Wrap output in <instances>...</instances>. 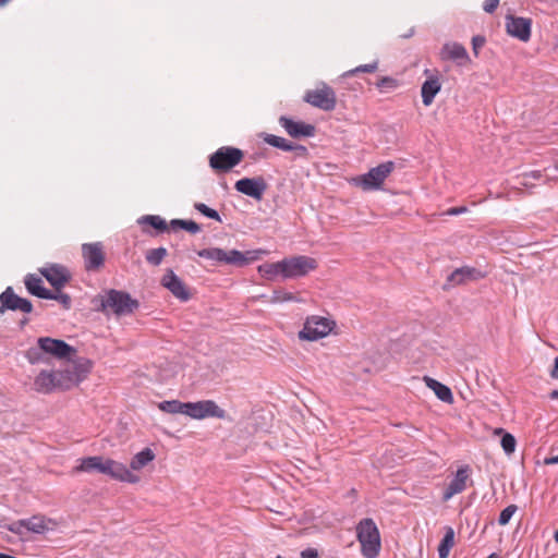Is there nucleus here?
<instances>
[{"instance_id": "nucleus-34", "label": "nucleus", "mask_w": 558, "mask_h": 558, "mask_svg": "<svg viewBox=\"0 0 558 558\" xmlns=\"http://www.w3.org/2000/svg\"><path fill=\"white\" fill-rule=\"evenodd\" d=\"M258 271L262 272L266 278L272 279L280 275L283 277L282 260L277 263L264 264L258 267Z\"/></svg>"}, {"instance_id": "nucleus-31", "label": "nucleus", "mask_w": 558, "mask_h": 558, "mask_svg": "<svg viewBox=\"0 0 558 558\" xmlns=\"http://www.w3.org/2000/svg\"><path fill=\"white\" fill-rule=\"evenodd\" d=\"M259 137L268 145L279 148L283 151H290L291 143L288 140L269 134V133H260Z\"/></svg>"}, {"instance_id": "nucleus-19", "label": "nucleus", "mask_w": 558, "mask_h": 558, "mask_svg": "<svg viewBox=\"0 0 558 558\" xmlns=\"http://www.w3.org/2000/svg\"><path fill=\"white\" fill-rule=\"evenodd\" d=\"M161 286L181 302H187L191 293L183 280L172 269H167L160 281Z\"/></svg>"}, {"instance_id": "nucleus-45", "label": "nucleus", "mask_w": 558, "mask_h": 558, "mask_svg": "<svg viewBox=\"0 0 558 558\" xmlns=\"http://www.w3.org/2000/svg\"><path fill=\"white\" fill-rule=\"evenodd\" d=\"M499 4V0H485L483 3V10L486 13H494Z\"/></svg>"}, {"instance_id": "nucleus-12", "label": "nucleus", "mask_w": 558, "mask_h": 558, "mask_svg": "<svg viewBox=\"0 0 558 558\" xmlns=\"http://www.w3.org/2000/svg\"><path fill=\"white\" fill-rule=\"evenodd\" d=\"M506 32L509 36L527 43L532 34V20L530 17L506 15Z\"/></svg>"}, {"instance_id": "nucleus-61", "label": "nucleus", "mask_w": 558, "mask_h": 558, "mask_svg": "<svg viewBox=\"0 0 558 558\" xmlns=\"http://www.w3.org/2000/svg\"><path fill=\"white\" fill-rule=\"evenodd\" d=\"M276 558H282L281 556H277Z\"/></svg>"}, {"instance_id": "nucleus-49", "label": "nucleus", "mask_w": 558, "mask_h": 558, "mask_svg": "<svg viewBox=\"0 0 558 558\" xmlns=\"http://www.w3.org/2000/svg\"><path fill=\"white\" fill-rule=\"evenodd\" d=\"M519 179H520V184H521L522 186H525V187H530V186H532V183H531V181H530V174H524V173H522V174L519 177Z\"/></svg>"}, {"instance_id": "nucleus-30", "label": "nucleus", "mask_w": 558, "mask_h": 558, "mask_svg": "<svg viewBox=\"0 0 558 558\" xmlns=\"http://www.w3.org/2000/svg\"><path fill=\"white\" fill-rule=\"evenodd\" d=\"M137 222L140 225H148L153 227L158 233L168 231V225L165 219L158 215H146L141 217Z\"/></svg>"}, {"instance_id": "nucleus-60", "label": "nucleus", "mask_w": 558, "mask_h": 558, "mask_svg": "<svg viewBox=\"0 0 558 558\" xmlns=\"http://www.w3.org/2000/svg\"><path fill=\"white\" fill-rule=\"evenodd\" d=\"M413 31L409 35H404L405 38H409L412 35Z\"/></svg>"}, {"instance_id": "nucleus-42", "label": "nucleus", "mask_w": 558, "mask_h": 558, "mask_svg": "<svg viewBox=\"0 0 558 558\" xmlns=\"http://www.w3.org/2000/svg\"><path fill=\"white\" fill-rule=\"evenodd\" d=\"M517 510L518 507L515 505H509L508 507H506L499 514L498 523L500 525L508 524Z\"/></svg>"}, {"instance_id": "nucleus-46", "label": "nucleus", "mask_w": 558, "mask_h": 558, "mask_svg": "<svg viewBox=\"0 0 558 558\" xmlns=\"http://www.w3.org/2000/svg\"><path fill=\"white\" fill-rule=\"evenodd\" d=\"M301 558H318V551L315 548L308 547L301 551Z\"/></svg>"}, {"instance_id": "nucleus-27", "label": "nucleus", "mask_w": 558, "mask_h": 558, "mask_svg": "<svg viewBox=\"0 0 558 558\" xmlns=\"http://www.w3.org/2000/svg\"><path fill=\"white\" fill-rule=\"evenodd\" d=\"M425 383L427 387H429L435 392L439 400L446 403L453 402V395L448 386L430 377H425Z\"/></svg>"}, {"instance_id": "nucleus-23", "label": "nucleus", "mask_w": 558, "mask_h": 558, "mask_svg": "<svg viewBox=\"0 0 558 558\" xmlns=\"http://www.w3.org/2000/svg\"><path fill=\"white\" fill-rule=\"evenodd\" d=\"M469 471V466L458 469L453 480L448 484L444 493V500L450 499L452 496L462 493L466 488Z\"/></svg>"}, {"instance_id": "nucleus-29", "label": "nucleus", "mask_w": 558, "mask_h": 558, "mask_svg": "<svg viewBox=\"0 0 558 558\" xmlns=\"http://www.w3.org/2000/svg\"><path fill=\"white\" fill-rule=\"evenodd\" d=\"M454 545V531L451 526L445 527V535L438 546L439 558H448L450 549Z\"/></svg>"}, {"instance_id": "nucleus-56", "label": "nucleus", "mask_w": 558, "mask_h": 558, "mask_svg": "<svg viewBox=\"0 0 558 558\" xmlns=\"http://www.w3.org/2000/svg\"><path fill=\"white\" fill-rule=\"evenodd\" d=\"M554 539L558 543V529L554 533Z\"/></svg>"}, {"instance_id": "nucleus-14", "label": "nucleus", "mask_w": 558, "mask_h": 558, "mask_svg": "<svg viewBox=\"0 0 558 558\" xmlns=\"http://www.w3.org/2000/svg\"><path fill=\"white\" fill-rule=\"evenodd\" d=\"M395 162L386 161L372 168L362 177V186L364 190H377L381 186L386 178L393 171Z\"/></svg>"}, {"instance_id": "nucleus-43", "label": "nucleus", "mask_w": 558, "mask_h": 558, "mask_svg": "<svg viewBox=\"0 0 558 558\" xmlns=\"http://www.w3.org/2000/svg\"><path fill=\"white\" fill-rule=\"evenodd\" d=\"M486 44V38L483 35H476L472 38V50L475 57L478 56L480 50L484 47Z\"/></svg>"}, {"instance_id": "nucleus-1", "label": "nucleus", "mask_w": 558, "mask_h": 558, "mask_svg": "<svg viewBox=\"0 0 558 558\" xmlns=\"http://www.w3.org/2000/svg\"><path fill=\"white\" fill-rule=\"evenodd\" d=\"M92 303L95 311L117 317L131 315L140 307V302L129 292L117 289L104 290L94 296Z\"/></svg>"}, {"instance_id": "nucleus-51", "label": "nucleus", "mask_w": 558, "mask_h": 558, "mask_svg": "<svg viewBox=\"0 0 558 558\" xmlns=\"http://www.w3.org/2000/svg\"><path fill=\"white\" fill-rule=\"evenodd\" d=\"M544 463L547 464V465L558 464V456H553V457L546 458L544 460Z\"/></svg>"}, {"instance_id": "nucleus-17", "label": "nucleus", "mask_w": 558, "mask_h": 558, "mask_svg": "<svg viewBox=\"0 0 558 558\" xmlns=\"http://www.w3.org/2000/svg\"><path fill=\"white\" fill-rule=\"evenodd\" d=\"M39 272L56 291H60L72 279L69 269L61 264H50L40 268Z\"/></svg>"}, {"instance_id": "nucleus-2", "label": "nucleus", "mask_w": 558, "mask_h": 558, "mask_svg": "<svg viewBox=\"0 0 558 558\" xmlns=\"http://www.w3.org/2000/svg\"><path fill=\"white\" fill-rule=\"evenodd\" d=\"M81 472L96 471L114 480L128 483H137L140 477L133 474L125 464L112 459H104L100 456L87 457L81 460L76 468Z\"/></svg>"}, {"instance_id": "nucleus-8", "label": "nucleus", "mask_w": 558, "mask_h": 558, "mask_svg": "<svg viewBox=\"0 0 558 558\" xmlns=\"http://www.w3.org/2000/svg\"><path fill=\"white\" fill-rule=\"evenodd\" d=\"M335 327V322L322 316L307 317L299 338L302 340L316 341L329 335Z\"/></svg>"}, {"instance_id": "nucleus-9", "label": "nucleus", "mask_w": 558, "mask_h": 558, "mask_svg": "<svg viewBox=\"0 0 558 558\" xmlns=\"http://www.w3.org/2000/svg\"><path fill=\"white\" fill-rule=\"evenodd\" d=\"M283 279L300 278L317 268L315 258L300 255L282 259Z\"/></svg>"}, {"instance_id": "nucleus-38", "label": "nucleus", "mask_w": 558, "mask_h": 558, "mask_svg": "<svg viewBox=\"0 0 558 558\" xmlns=\"http://www.w3.org/2000/svg\"><path fill=\"white\" fill-rule=\"evenodd\" d=\"M293 293L288 292L283 289L274 290L272 295L269 300L270 303H281V302H300Z\"/></svg>"}, {"instance_id": "nucleus-54", "label": "nucleus", "mask_w": 558, "mask_h": 558, "mask_svg": "<svg viewBox=\"0 0 558 558\" xmlns=\"http://www.w3.org/2000/svg\"><path fill=\"white\" fill-rule=\"evenodd\" d=\"M549 398L550 399H557L558 398V390H553L550 393H549Z\"/></svg>"}, {"instance_id": "nucleus-15", "label": "nucleus", "mask_w": 558, "mask_h": 558, "mask_svg": "<svg viewBox=\"0 0 558 558\" xmlns=\"http://www.w3.org/2000/svg\"><path fill=\"white\" fill-rule=\"evenodd\" d=\"M268 185L263 177L243 178L235 182L234 189L255 201H262Z\"/></svg>"}, {"instance_id": "nucleus-16", "label": "nucleus", "mask_w": 558, "mask_h": 558, "mask_svg": "<svg viewBox=\"0 0 558 558\" xmlns=\"http://www.w3.org/2000/svg\"><path fill=\"white\" fill-rule=\"evenodd\" d=\"M485 277V272L480 269L471 266H462L460 268L454 269L451 274L447 276L446 282L444 284V290L449 288L464 284L470 281H476L483 279Z\"/></svg>"}, {"instance_id": "nucleus-35", "label": "nucleus", "mask_w": 558, "mask_h": 558, "mask_svg": "<svg viewBox=\"0 0 558 558\" xmlns=\"http://www.w3.org/2000/svg\"><path fill=\"white\" fill-rule=\"evenodd\" d=\"M496 434H502L500 445L506 454H511L515 450L517 440L510 433L505 432L502 428L496 429Z\"/></svg>"}, {"instance_id": "nucleus-22", "label": "nucleus", "mask_w": 558, "mask_h": 558, "mask_svg": "<svg viewBox=\"0 0 558 558\" xmlns=\"http://www.w3.org/2000/svg\"><path fill=\"white\" fill-rule=\"evenodd\" d=\"M34 389L39 393H51L59 390L58 376L53 371H41L34 379Z\"/></svg>"}, {"instance_id": "nucleus-10", "label": "nucleus", "mask_w": 558, "mask_h": 558, "mask_svg": "<svg viewBox=\"0 0 558 558\" xmlns=\"http://www.w3.org/2000/svg\"><path fill=\"white\" fill-rule=\"evenodd\" d=\"M303 99L313 107L324 111H332L337 105L335 90L325 83L316 89L307 90Z\"/></svg>"}, {"instance_id": "nucleus-21", "label": "nucleus", "mask_w": 558, "mask_h": 558, "mask_svg": "<svg viewBox=\"0 0 558 558\" xmlns=\"http://www.w3.org/2000/svg\"><path fill=\"white\" fill-rule=\"evenodd\" d=\"M16 524L37 534H44L57 526V522L53 519H49L44 515H33L29 519H22L16 521Z\"/></svg>"}, {"instance_id": "nucleus-55", "label": "nucleus", "mask_w": 558, "mask_h": 558, "mask_svg": "<svg viewBox=\"0 0 558 558\" xmlns=\"http://www.w3.org/2000/svg\"><path fill=\"white\" fill-rule=\"evenodd\" d=\"M27 323H28V318H23V319L20 322V327H21V328H23Z\"/></svg>"}, {"instance_id": "nucleus-36", "label": "nucleus", "mask_w": 558, "mask_h": 558, "mask_svg": "<svg viewBox=\"0 0 558 558\" xmlns=\"http://www.w3.org/2000/svg\"><path fill=\"white\" fill-rule=\"evenodd\" d=\"M170 227L173 230H177L178 228L183 229L192 234L201 231V226L193 220L173 219L170 221Z\"/></svg>"}, {"instance_id": "nucleus-57", "label": "nucleus", "mask_w": 558, "mask_h": 558, "mask_svg": "<svg viewBox=\"0 0 558 558\" xmlns=\"http://www.w3.org/2000/svg\"><path fill=\"white\" fill-rule=\"evenodd\" d=\"M10 0H0V7H4Z\"/></svg>"}, {"instance_id": "nucleus-41", "label": "nucleus", "mask_w": 558, "mask_h": 558, "mask_svg": "<svg viewBox=\"0 0 558 558\" xmlns=\"http://www.w3.org/2000/svg\"><path fill=\"white\" fill-rule=\"evenodd\" d=\"M47 300H56L61 303L64 310H69L72 305V299L68 293L60 291H51V295Z\"/></svg>"}, {"instance_id": "nucleus-40", "label": "nucleus", "mask_w": 558, "mask_h": 558, "mask_svg": "<svg viewBox=\"0 0 558 558\" xmlns=\"http://www.w3.org/2000/svg\"><path fill=\"white\" fill-rule=\"evenodd\" d=\"M378 69V61H374L368 64H362L356 66L355 69H352L343 74V76H352L357 73H374Z\"/></svg>"}, {"instance_id": "nucleus-52", "label": "nucleus", "mask_w": 558, "mask_h": 558, "mask_svg": "<svg viewBox=\"0 0 558 558\" xmlns=\"http://www.w3.org/2000/svg\"><path fill=\"white\" fill-rule=\"evenodd\" d=\"M524 174H530V179H535V180H538L542 178V172L536 170V171H531V172H525Z\"/></svg>"}, {"instance_id": "nucleus-50", "label": "nucleus", "mask_w": 558, "mask_h": 558, "mask_svg": "<svg viewBox=\"0 0 558 558\" xmlns=\"http://www.w3.org/2000/svg\"><path fill=\"white\" fill-rule=\"evenodd\" d=\"M550 376L553 378L558 379V356H556L555 360H554V367H553V369L550 372Z\"/></svg>"}, {"instance_id": "nucleus-32", "label": "nucleus", "mask_w": 558, "mask_h": 558, "mask_svg": "<svg viewBox=\"0 0 558 558\" xmlns=\"http://www.w3.org/2000/svg\"><path fill=\"white\" fill-rule=\"evenodd\" d=\"M159 409L170 414H185L187 402H181L179 400H167L159 403Z\"/></svg>"}, {"instance_id": "nucleus-20", "label": "nucleus", "mask_w": 558, "mask_h": 558, "mask_svg": "<svg viewBox=\"0 0 558 558\" xmlns=\"http://www.w3.org/2000/svg\"><path fill=\"white\" fill-rule=\"evenodd\" d=\"M279 123L293 138L313 137L316 133L315 125L305 122H296L286 116L279 118Z\"/></svg>"}, {"instance_id": "nucleus-18", "label": "nucleus", "mask_w": 558, "mask_h": 558, "mask_svg": "<svg viewBox=\"0 0 558 558\" xmlns=\"http://www.w3.org/2000/svg\"><path fill=\"white\" fill-rule=\"evenodd\" d=\"M439 58L441 61H453L458 66H465L471 63L465 47L457 41L444 44L439 51Z\"/></svg>"}, {"instance_id": "nucleus-13", "label": "nucleus", "mask_w": 558, "mask_h": 558, "mask_svg": "<svg viewBox=\"0 0 558 558\" xmlns=\"http://www.w3.org/2000/svg\"><path fill=\"white\" fill-rule=\"evenodd\" d=\"M82 257L87 271L99 270L106 260L104 245L101 242L82 244Z\"/></svg>"}, {"instance_id": "nucleus-28", "label": "nucleus", "mask_w": 558, "mask_h": 558, "mask_svg": "<svg viewBox=\"0 0 558 558\" xmlns=\"http://www.w3.org/2000/svg\"><path fill=\"white\" fill-rule=\"evenodd\" d=\"M155 459V453L150 448H145L137 452L131 460L130 468L138 471L146 466L149 462Z\"/></svg>"}, {"instance_id": "nucleus-7", "label": "nucleus", "mask_w": 558, "mask_h": 558, "mask_svg": "<svg viewBox=\"0 0 558 558\" xmlns=\"http://www.w3.org/2000/svg\"><path fill=\"white\" fill-rule=\"evenodd\" d=\"M244 158V151L233 146H221L209 158V167L217 173H227Z\"/></svg>"}, {"instance_id": "nucleus-11", "label": "nucleus", "mask_w": 558, "mask_h": 558, "mask_svg": "<svg viewBox=\"0 0 558 558\" xmlns=\"http://www.w3.org/2000/svg\"><path fill=\"white\" fill-rule=\"evenodd\" d=\"M185 415L194 420H204L206 417H216L220 420L227 418V412L214 400L187 402Z\"/></svg>"}, {"instance_id": "nucleus-33", "label": "nucleus", "mask_w": 558, "mask_h": 558, "mask_svg": "<svg viewBox=\"0 0 558 558\" xmlns=\"http://www.w3.org/2000/svg\"><path fill=\"white\" fill-rule=\"evenodd\" d=\"M167 255H168L167 248L163 246H160L157 248L148 250L145 254V259L151 266H159Z\"/></svg>"}, {"instance_id": "nucleus-53", "label": "nucleus", "mask_w": 558, "mask_h": 558, "mask_svg": "<svg viewBox=\"0 0 558 558\" xmlns=\"http://www.w3.org/2000/svg\"><path fill=\"white\" fill-rule=\"evenodd\" d=\"M22 527L23 526H20L19 524H16V522H14L12 525L9 526V531L13 533H21Z\"/></svg>"}, {"instance_id": "nucleus-58", "label": "nucleus", "mask_w": 558, "mask_h": 558, "mask_svg": "<svg viewBox=\"0 0 558 558\" xmlns=\"http://www.w3.org/2000/svg\"><path fill=\"white\" fill-rule=\"evenodd\" d=\"M487 558H497V554H496V553H493V554H490Z\"/></svg>"}, {"instance_id": "nucleus-59", "label": "nucleus", "mask_w": 558, "mask_h": 558, "mask_svg": "<svg viewBox=\"0 0 558 558\" xmlns=\"http://www.w3.org/2000/svg\"><path fill=\"white\" fill-rule=\"evenodd\" d=\"M424 74H425V75H428V74H429V70H428V69H426V70L424 71Z\"/></svg>"}, {"instance_id": "nucleus-26", "label": "nucleus", "mask_w": 558, "mask_h": 558, "mask_svg": "<svg viewBox=\"0 0 558 558\" xmlns=\"http://www.w3.org/2000/svg\"><path fill=\"white\" fill-rule=\"evenodd\" d=\"M22 301L23 298L15 294L12 287H8L0 294V313H3L4 311H19L22 305Z\"/></svg>"}, {"instance_id": "nucleus-47", "label": "nucleus", "mask_w": 558, "mask_h": 558, "mask_svg": "<svg viewBox=\"0 0 558 558\" xmlns=\"http://www.w3.org/2000/svg\"><path fill=\"white\" fill-rule=\"evenodd\" d=\"M466 211H468V208L465 206L451 207L447 210V215L457 216V215L464 214Z\"/></svg>"}, {"instance_id": "nucleus-5", "label": "nucleus", "mask_w": 558, "mask_h": 558, "mask_svg": "<svg viewBox=\"0 0 558 558\" xmlns=\"http://www.w3.org/2000/svg\"><path fill=\"white\" fill-rule=\"evenodd\" d=\"M357 539L365 558H376L380 550V534L373 519L366 518L356 526Z\"/></svg>"}, {"instance_id": "nucleus-39", "label": "nucleus", "mask_w": 558, "mask_h": 558, "mask_svg": "<svg viewBox=\"0 0 558 558\" xmlns=\"http://www.w3.org/2000/svg\"><path fill=\"white\" fill-rule=\"evenodd\" d=\"M194 208L201 213L203 216L209 218V219H213V220H216L218 222H222V219L219 215V213L210 207H208L206 204L204 203H195L194 204Z\"/></svg>"}, {"instance_id": "nucleus-3", "label": "nucleus", "mask_w": 558, "mask_h": 558, "mask_svg": "<svg viewBox=\"0 0 558 558\" xmlns=\"http://www.w3.org/2000/svg\"><path fill=\"white\" fill-rule=\"evenodd\" d=\"M263 253V250L241 252L238 250H223L220 247H208L197 251V255L202 258L214 260L217 264L231 265L240 268L257 260Z\"/></svg>"}, {"instance_id": "nucleus-37", "label": "nucleus", "mask_w": 558, "mask_h": 558, "mask_svg": "<svg viewBox=\"0 0 558 558\" xmlns=\"http://www.w3.org/2000/svg\"><path fill=\"white\" fill-rule=\"evenodd\" d=\"M399 85V81L392 76H383L376 83V87L379 89L380 93L392 92L397 89Z\"/></svg>"}, {"instance_id": "nucleus-4", "label": "nucleus", "mask_w": 558, "mask_h": 558, "mask_svg": "<svg viewBox=\"0 0 558 558\" xmlns=\"http://www.w3.org/2000/svg\"><path fill=\"white\" fill-rule=\"evenodd\" d=\"M43 353L51 354L58 359H65L75 353V349L63 340L41 337L38 339V348L27 350L26 357L29 363L35 364L41 360Z\"/></svg>"}, {"instance_id": "nucleus-24", "label": "nucleus", "mask_w": 558, "mask_h": 558, "mask_svg": "<svg viewBox=\"0 0 558 558\" xmlns=\"http://www.w3.org/2000/svg\"><path fill=\"white\" fill-rule=\"evenodd\" d=\"M441 89V83L437 74L429 75L428 78L422 84L421 96L423 105L428 107L433 104L436 95Z\"/></svg>"}, {"instance_id": "nucleus-6", "label": "nucleus", "mask_w": 558, "mask_h": 558, "mask_svg": "<svg viewBox=\"0 0 558 558\" xmlns=\"http://www.w3.org/2000/svg\"><path fill=\"white\" fill-rule=\"evenodd\" d=\"M92 363L87 359H81L69 363L64 368L56 371L59 390H70L86 379L90 373Z\"/></svg>"}, {"instance_id": "nucleus-44", "label": "nucleus", "mask_w": 558, "mask_h": 558, "mask_svg": "<svg viewBox=\"0 0 558 558\" xmlns=\"http://www.w3.org/2000/svg\"><path fill=\"white\" fill-rule=\"evenodd\" d=\"M290 151H294L298 157H307L308 149L301 144L291 143Z\"/></svg>"}, {"instance_id": "nucleus-48", "label": "nucleus", "mask_w": 558, "mask_h": 558, "mask_svg": "<svg viewBox=\"0 0 558 558\" xmlns=\"http://www.w3.org/2000/svg\"><path fill=\"white\" fill-rule=\"evenodd\" d=\"M21 304L22 305L19 311H21L23 313H27V314L33 311V304L29 300L23 298V301Z\"/></svg>"}, {"instance_id": "nucleus-25", "label": "nucleus", "mask_w": 558, "mask_h": 558, "mask_svg": "<svg viewBox=\"0 0 558 558\" xmlns=\"http://www.w3.org/2000/svg\"><path fill=\"white\" fill-rule=\"evenodd\" d=\"M24 283L27 291L37 298L48 299L51 295V291L43 286V279L35 274H28L24 278Z\"/></svg>"}]
</instances>
